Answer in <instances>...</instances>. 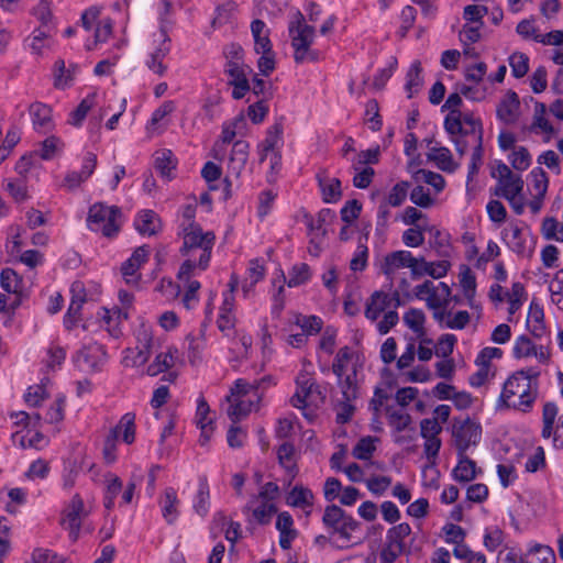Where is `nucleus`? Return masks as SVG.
<instances>
[{
  "label": "nucleus",
  "instance_id": "nucleus-1",
  "mask_svg": "<svg viewBox=\"0 0 563 563\" xmlns=\"http://www.w3.org/2000/svg\"><path fill=\"white\" fill-rule=\"evenodd\" d=\"M539 377L540 371L536 367L521 368L510 374L503 384L496 408L530 412L539 396Z\"/></svg>",
  "mask_w": 563,
  "mask_h": 563
},
{
  "label": "nucleus",
  "instance_id": "nucleus-2",
  "mask_svg": "<svg viewBox=\"0 0 563 563\" xmlns=\"http://www.w3.org/2000/svg\"><path fill=\"white\" fill-rule=\"evenodd\" d=\"M184 244L180 249L186 261L194 260L196 269L205 271L211 258V251L214 245L216 236L213 232H203L198 223L183 224Z\"/></svg>",
  "mask_w": 563,
  "mask_h": 563
},
{
  "label": "nucleus",
  "instance_id": "nucleus-3",
  "mask_svg": "<svg viewBox=\"0 0 563 563\" xmlns=\"http://www.w3.org/2000/svg\"><path fill=\"white\" fill-rule=\"evenodd\" d=\"M322 521L331 530L329 541L332 545L339 549H347L358 543L354 533L360 529V523L339 506H327Z\"/></svg>",
  "mask_w": 563,
  "mask_h": 563
},
{
  "label": "nucleus",
  "instance_id": "nucleus-4",
  "mask_svg": "<svg viewBox=\"0 0 563 563\" xmlns=\"http://www.w3.org/2000/svg\"><path fill=\"white\" fill-rule=\"evenodd\" d=\"M280 494L279 487L274 482H267L260 488L256 495H252L243 507V514L250 516L249 522L268 525L272 517L277 512L276 500Z\"/></svg>",
  "mask_w": 563,
  "mask_h": 563
},
{
  "label": "nucleus",
  "instance_id": "nucleus-5",
  "mask_svg": "<svg viewBox=\"0 0 563 563\" xmlns=\"http://www.w3.org/2000/svg\"><path fill=\"white\" fill-rule=\"evenodd\" d=\"M224 56L225 74L229 76V85L233 86L232 97L236 100L242 99L250 91V81L247 74L252 69L244 64L243 48L238 44H231L225 47Z\"/></svg>",
  "mask_w": 563,
  "mask_h": 563
},
{
  "label": "nucleus",
  "instance_id": "nucleus-6",
  "mask_svg": "<svg viewBox=\"0 0 563 563\" xmlns=\"http://www.w3.org/2000/svg\"><path fill=\"white\" fill-rule=\"evenodd\" d=\"M297 389L290 398V404L298 409L306 410L309 407H319L325 401V394L320 385L307 373H300L296 378ZM303 416L312 421L316 413L312 410L303 411Z\"/></svg>",
  "mask_w": 563,
  "mask_h": 563
},
{
  "label": "nucleus",
  "instance_id": "nucleus-7",
  "mask_svg": "<svg viewBox=\"0 0 563 563\" xmlns=\"http://www.w3.org/2000/svg\"><path fill=\"white\" fill-rule=\"evenodd\" d=\"M121 216V210L117 206L97 202L89 209L88 227L95 232H101L106 238H113L120 231Z\"/></svg>",
  "mask_w": 563,
  "mask_h": 563
},
{
  "label": "nucleus",
  "instance_id": "nucleus-8",
  "mask_svg": "<svg viewBox=\"0 0 563 563\" xmlns=\"http://www.w3.org/2000/svg\"><path fill=\"white\" fill-rule=\"evenodd\" d=\"M103 9L101 4H92L81 12L79 23L86 33L112 35L115 32L114 20L103 14Z\"/></svg>",
  "mask_w": 563,
  "mask_h": 563
},
{
  "label": "nucleus",
  "instance_id": "nucleus-9",
  "mask_svg": "<svg viewBox=\"0 0 563 563\" xmlns=\"http://www.w3.org/2000/svg\"><path fill=\"white\" fill-rule=\"evenodd\" d=\"M482 435V428L474 420L454 419L452 424V437L457 455H463L472 446L476 445Z\"/></svg>",
  "mask_w": 563,
  "mask_h": 563
},
{
  "label": "nucleus",
  "instance_id": "nucleus-10",
  "mask_svg": "<svg viewBox=\"0 0 563 563\" xmlns=\"http://www.w3.org/2000/svg\"><path fill=\"white\" fill-rule=\"evenodd\" d=\"M89 510L86 508L82 498L75 494L62 512L60 526L69 532V538L77 541L82 520L88 517Z\"/></svg>",
  "mask_w": 563,
  "mask_h": 563
},
{
  "label": "nucleus",
  "instance_id": "nucleus-11",
  "mask_svg": "<svg viewBox=\"0 0 563 563\" xmlns=\"http://www.w3.org/2000/svg\"><path fill=\"white\" fill-rule=\"evenodd\" d=\"M492 176L497 179L494 195L501 198H512L514 195L523 191V179L515 174L503 162L498 163Z\"/></svg>",
  "mask_w": 563,
  "mask_h": 563
},
{
  "label": "nucleus",
  "instance_id": "nucleus-12",
  "mask_svg": "<svg viewBox=\"0 0 563 563\" xmlns=\"http://www.w3.org/2000/svg\"><path fill=\"white\" fill-rule=\"evenodd\" d=\"M307 15L300 11H295L288 21V30L290 35H313L320 23L319 16L321 14L320 7L310 2L306 8Z\"/></svg>",
  "mask_w": 563,
  "mask_h": 563
},
{
  "label": "nucleus",
  "instance_id": "nucleus-13",
  "mask_svg": "<svg viewBox=\"0 0 563 563\" xmlns=\"http://www.w3.org/2000/svg\"><path fill=\"white\" fill-rule=\"evenodd\" d=\"M415 295L418 299L426 300L428 308L437 310L449 305L451 288L445 283L434 285L431 280H426L415 287Z\"/></svg>",
  "mask_w": 563,
  "mask_h": 563
},
{
  "label": "nucleus",
  "instance_id": "nucleus-14",
  "mask_svg": "<svg viewBox=\"0 0 563 563\" xmlns=\"http://www.w3.org/2000/svg\"><path fill=\"white\" fill-rule=\"evenodd\" d=\"M559 408L556 404L548 401L542 409V430L543 439L552 438L556 448H563V413L559 417Z\"/></svg>",
  "mask_w": 563,
  "mask_h": 563
},
{
  "label": "nucleus",
  "instance_id": "nucleus-15",
  "mask_svg": "<svg viewBox=\"0 0 563 563\" xmlns=\"http://www.w3.org/2000/svg\"><path fill=\"white\" fill-rule=\"evenodd\" d=\"M137 344L135 347H128L123 351L122 364L125 367H140L144 365L150 356L153 338L148 329L142 328L137 331Z\"/></svg>",
  "mask_w": 563,
  "mask_h": 563
},
{
  "label": "nucleus",
  "instance_id": "nucleus-16",
  "mask_svg": "<svg viewBox=\"0 0 563 563\" xmlns=\"http://www.w3.org/2000/svg\"><path fill=\"white\" fill-rule=\"evenodd\" d=\"M195 271L196 262L194 260L185 261L177 274L178 279L184 283L186 288L181 298V303L187 310L195 309L199 302L198 290L201 285L198 280L191 279V276L195 275Z\"/></svg>",
  "mask_w": 563,
  "mask_h": 563
},
{
  "label": "nucleus",
  "instance_id": "nucleus-17",
  "mask_svg": "<svg viewBox=\"0 0 563 563\" xmlns=\"http://www.w3.org/2000/svg\"><path fill=\"white\" fill-rule=\"evenodd\" d=\"M401 268H410L412 276H417L420 273L419 258L413 257L409 251L401 250L387 254L380 264V271L387 277L394 276Z\"/></svg>",
  "mask_w": 563,
  "mask_h": 563
},
{
  "label": "nucleus",
  "instance_id": "nucleus-18",
  "mask_svg": "<svg viewBox=\"0 0 563 563\" xmlns=\"http://www.w3.org/2000/svg\"><path fill=\"white\" fill-rule=\"evenodd\" d=\"M512 355L515 358L536 357L540 364L550 362L551 353L548 346L537 345L529 336L522 334L514 343Z\"/></svg>",
  "mask_w": 563,
  "mask_h": 563
},
{
  "label": "nucleus",
  "instance_id": "nucleus-19",
  "mask_svg": "<svg viewBox=\"0 0 563 563\" xmlns=\"http://www.w3.org/2000/svg\"><path fill=\"white\" fill-rule=\"evenodd\" d=\"M150 250L143 245L137 247L130 258H128L121 267L122 275L126 284L135 285L140 280L141 275L139 274L140 267L147 262Z\"/></svg>",
  "mask_w": 563,
  "mask_h": 563
},
{
  "label": "nucleus",
  "instance_id": "nucleus-20",
  "mask_svg": "<svg viewBox=\"0 0 563 563\" xmlns=\"http://www.w3.org/2000/svg\"><path fill=\"white\" fill-rule=\"evenodd\" d=\"M389 292L375 290L366 300L364 316L371 322H378V318L387 312L389 306Z\"/></svg>",
  "mask_w": 563,
  "mask_h": 563
},
{
  "label": "nucleus",
  "instance_id": "nucleus-21",
  "mask_svg": "<svg viewBox=\"0 0 563 563\" xmlns=\"http://www.w3.org/2000/svg\"><path fill=\"white\" fill-rule=\"evenodd\" d=\"M519 109L518 95L509 90L497 107V117L506 124H514L519 118Z\"/></svg>",
  "mask_w": 563,
  "mask_h": 563
},
{
  "label": "nucleus",
  "instance_id": "nucleus-22",
  "mask_svg": "<svg viewBox=\"0 0 563 563\" xmlns=\"http://www.w3.org/2000/svg\"><path fill=\"white\" fill-rule=\"evenodd\" d=\"M277 457L279 465L286 471L285 483L290 486L298 474L294 445L289 442L283 443L277 450Z\"/></svg>",
  "mask_w": 563,
  "mask_h": 563
},
{
  "label": "nucleus",
  "instance_id": "nucleus-23",
  "mask_svg": "<svg viewBox=\"0 0 563 563\" xmlns=\"http://www.w3.org/2000/svg\"><path fill=\"white\" fill-rule=\"evenodd\" d=\"M106 360L102 345L91 344L84 347L78 354V364L82 369L97 371Z\"/></svg>",
  "mask_w": 563,
  "mask_h": 563
},
{
  "label": "nucleus",
  "instance_id": "nucleus-24",
  "mask_svg": "<svg viewBox=\"0 0 563 563\" xmlns=\"http://www.w3.org/2000/svg\"><path fill=\"white\" fill-rule=\"evenodd\" d=\"M29 111L36 131L46 133L53 129L51 107L42 102H33Z\"/></svg>",
  "mask_w": 563,
  "mask_h": 563
},
{
  "label": "nucleus",
  "instance_id": "nucleus-25",
  "mask_svg": "<svg viewBox=\"0 0 563 563\" xmlns=\"http://www.w3.org/2000/svg\"><path fill=\"white\" fill-rule=\"evenodd\" d=\"M389 306L390 310H388L376 323L377 331L379 334H387L393 328L397 325L399 322V314L396 311L397 308L402 306V301L400 299V294L398 290H394L391 294H389Z\"/></svg>",
  "mask_w": 563,
  "mask_h": 563
},
{
  "label": "nucleus",
  "instance_id": "nucleus-26",
  "mask_svg": "<svg viewBox=\"0 0 563 563\" xmlns=\"http://www.w3.org/2000/svg\"><path fill=\"white\" fill-rule=\"evenodd\" d=\"M317 180L325 202H336L341 198V181L338 178L330 177L327 170H320Z\"/></svg>",
  "mask_w": 563,
  "mask_h": 563
},
{
  "label": "nucleus",
  "instance_id": "nucleus-27",
  "mask_svg": "<svg viewBox=\"0 0 563 563\" xmlns=\"http://www.w3.org/2000/svg\"><path fill=\"white\" fill-rule=\"evenodd\" d=\"M179 504L180 501L178 499L176 489L173 487H167L159 499V505L162 516L168 525H173L177 520L179 516Z\"/></svg>",
  "mask_w": 563,
  "mask_h": 563
},
{
  "label": "nucleus",
  "instance_id": "nucleus-28",
  "mask_svg": "<svg viewBox=\"0 0 563 563\" xmlns=\"http://www.w3.org/2000/svg\"><path fill=\"white\" fill-rule=\"evenodd\" d=\"M249 142L244 140L234 142L229 159V170L231 174L235 175L236 177L241 175L249 159Z\"/></svg>",
  "mask_w": 563,
  "mask_h": 563
},
{
  "label": "nucleus",
  "instance_id": "nucleus-29",
  "mask_svg": "<svg viewBox=\"0 0 563 563\" xmlns=\"http://www.w3.org/2000/svg\"><path fill=\"white\" fill-rule=\"evenodd\" d=\"M526 324L534 338L540 339L547 333L543 308L534 300L530 303Z\"/></svg>",
  "mask_w": 563,
  "mask_h": 563
},
{
  "label": "nucleus",
  "instance_id": "nucleus-30",
  "mask_svg": "<svg viewBox=\"0 0 563 563\" xmlns=\"http://www.w3.org/2000/svg\"><path fill=\"white\" fill-rule=\"evenodd\" d=\"M180 5V0H159L157 3V15L159 21V30L163 34L173 31L174 13L177 7Z\"/></svg>",
  "mask_w": 563,
  "mask_h": 563
},
{
  "label": "nucleus",
  "instance_id": "nucleus-31",
  "mask_svg": "<svg viewBox=\"0 0 563 563\" xmlns=\"http://www.w3.org/2000/svg\"><path fill=\"white\" fill-rule=\"evenodd\" d=\"M78 66L70 64L66 67L63 59L56 60L54 65V87L59 90H64L73 85L75 76L77 74Z\"/></svg>",
  "mask_w": 563,
  "mask_h": 563
},
{
  "label": "nucleus",
  "instance_id": "nucleus-32",
  "mask_svg": "<svg viewBox=\"0 0 563 563\" xmlns=\"http://www.w3.org/2000/svg\"><path fill=\"white\" fill-rule=\"evenodd\" d=\"M294 520L289 512H280L277 517L276 528L279 531V545L284 550H288L291 541L296 538L297 532L292 528Z\"/></svg>",
  "mask_w": 563,
  "mask_h": 563
},
{
  "label": "nucleus",
  "instance_id": "nucleus-33",
  "mask_svg": "<svg viewBox=\"0 0 563 563\" xmlns=\"http://www.w3.org/2000/svg\"><path fill=\"white\" fill-rule=\"evenodd\" d=\"M227 400L230 404L227 413L234 423L245 418L254 407V398L251 397L240 398L228 396Z\"/></svg>",
  "mask_w": 563,
  "mask_h": 563
},
{
  "label": "nucleus",
  "instance_id": "nucleus-34",
  "mask_svg": "<svg viewBox=\"0 0 563 563\" xmlns=\"http://www.w3.org/2000/svg\"><path fill=\"white\" fill-rule=\"evenodd\" d=\"M312 40L313 37H292L291 46L294 48V58L296 63L301 64L318 59V54L310 48Z\"/></svg>",
  "mask_w": 563,
  "mask_h": 563
},
{
  "label": "nucleus",
  "instance_id": "nucleus-35",
  "mask_svg": "<svg viewBox=\"0 0 563 563\" xmlns=\"http://www.w3.org/2000/svg\"><path fill=\"white\" fill-rule=\"evenodd\" d=\"M356 365L353 364L351 373L338 377V386L341 391L340 399L356 400L358 397V386L356 383Z\"/></svg>",
  "mask_w": 563,
  "mask_h": 563
},
{
  "label": "nucleus",
  "instance_id": "nucleus-36",
  "mask_svg": "<svg viewBox=\"0 0 563 563\" xmlns=\"http://www.w3.org/2000/svg\"><path fill=\"white\" fill-rule=\"evenodd\" d=\"M134 225L141 234L153 235L159 229L161 221L154 211L143 210L137 214Z\"/></svg>",
  "mask_w": 563,
  "mask_h": 563
},
{
  "label": "nucleus",
  "instance_id": "nucleus-37",
  "mask_svg": "<svg viewBox=\"0 0 563 563\" xmlns=\"http://www.w3.org/2000/svg\"><path fill=\"white\" fill-rule=\"evenodd\" d=\"M452 475L457 482H471L476 477V463L467 457L466 453L459 455V462L453 468Z\"/></svg>",
  "mask_w": 563,
  "mask_h": 563
},
{
  "label": "nucleus",
  "instance_id": "nucleus-38",
  "mask_svg": "<svg viewBox=\"0 0 563 563\" xmlns=\"http://www.w3.org/2000/svg\"><path fill=\"white\" fill-rule=\"evenodd\" d=\"M451 267V263L446 260L437 262H427L423 257L419 258V269L417 276L429 275L432 278L439 279L444 277Z\"/></svg>",
  "mask_w": 563,
  "mask_h": 563
},
{
  "label": "nucleus",
  "instance_id": "nucleus-39",
  "mask_svg": "<svg viewBox=\"0 0 563 563\" xmlns=\"http://www.w3.org/2000/svg\"><path fill=\"white\" fill-rule=\"evenodd\" d=\"M170 49V41L168 37H164L159 41L155 51L151 54V59L147 62L150 69L158 75L165 73L166 67L163 65V58L168 54Z\"/></svg>",
  "mask_w": 563,
  "mask_h": 563
},
{
  "label": "nucleus",
  "instance_id": "nucleus-40",
  "mask_svg": "<svg viewBox=\"0 0 563 563\" xmlns=\"http://www.w3.org/2000/svg\"><path fill=\"white\" fill-rule=\"evenodd\" d=\"M175 355L172 349L166 352H162L156 355L153 363H151L146 369V374L150 376H157L161 373L166 372L175 365Z\"/></svg>",
  "mask_w": 563,
  "mask_h": 563
},
{
  "label": "nucleus",
  "instance_id": "nucleus-41",
  "mask_svg": "<svg viewBox=\"0 0 563 563\" xmlns=\"http://www.w3.org/2000/svg\"><path fill=\"white\" fill-rule=\"evenodd\" d=\"M421 73H422L421 63L419 60H415L411 64L408 73H407V76H406L407 81H406L405 89L408 92V98H412L421 89V87L423 85V79H422Z\"/></svg>",
  "mask_w": 563,
  "mask_h": 563
},
{
  "label": "nucleus",
  "instance_id": "nucleus-42",
  "mask_svg": "<svg viewBox=\"0 0 563 563\" xmlns=\"http://www.w3.org/2000/svg\"><path fill=\"white\" fill-rule=\"evenodd\" d=\"M555 554L554 551L548 545H536L533 547L523 559H520V563H554Z\"/></svg>",
  "mask_w": 563,
  "mask_h": 563
},
{
  "label": "nucleus",
  "instance_id": "nucleus-43",
  "mask_svg": "<svg viewBox=\"0 0 563 563\" xmlns=\"http://www.w3.org/2000/svg\"><path fill=\"white\" fill-rule=\"evenodd\" d=\"M410 533L411 527L408 523H399L387 531L386 542L406 552L405 539L408 538Z\"/></svg>",
  "mask_w": 563,
  "mask_h": 563
},
{
  "label": "nucleus",
  "instance_id": "nucleus-44",
  "mask_svg": "<svg viewBox=\"0 0 563 563\" xmlns=\"http://www.w3.org/2000/svg\"><path fill=\"white\" fill-rule=\"evenodd\" d=\"M460 285L471 308H474L476 294V278L470 267L463 266L460 273Z\"/></svg>",
  "mask_w": 563,
  "mask_h": 563
},
{
  "label": "nucleus",
  "instance_id": "nucleus-45",
  "mask_svg": "<svg viewBox=\"0 0 563 563\" xmlns=\"http://www.w3.org/2000/svg\"><path fill=\"white\" fill-rule=\"evenodd\" d=\"M313 495L303 486H295L287 496V504L292 507L306 508L312 506Z\"/></svg>",
  "mask_w": 563,
  "mask_h": 563
},
{
  "label": "nucleus",
  "instance_id": "nucleus-46",
  "mask_svg": "<svg viewBox=\"0 0 563 563\" xmlns=\"http://www.w3.org/2000/svg\"><path fill=\"white\" fill-rule=\"evenodd\" d=\"M0 283L2 289L9 294L20 295L23 290V282L12 268L2 269Z\"/></svg>",
  "mask_w": 563,
  "mask_h": 563
},
{
  "label": "nucleus",
  "instance_id": "nucleus-47",
  "mask_svg": "<svg viewBox=\"0 0 563 563\" xmlns=\"http://www.w3.org/2000/svg\"><path fill=\"white\" fill-rule=\"evenodd\" d=\"M353 358V351L349 346L341 347L333 361L332 371L336 377L351 373L349 365Z\"/></svg>",
  "mask_w": 563,
  "mask_h": 563
},
{
  "label": "nucleus",
  "instance_id": "nucleus-48",
  "mask_svg": "<svg viewBox=\"0 0 563 563\" xmlns=\"http://www.w3.org/2000/svg\"><path fill=\"white\" fill-rule=\"evenodd\" d=\"M405 324L411 329L418 336H423L426 314L421 309L411 308L404 314Z\"/></svg>",
  "mask_w": 563,
  "mask_h": 563
},
{
  "label": "nucleus",
  "instance_id": "nucleus-49",
  "mask_svg": "<svg viewBox=\"0 0 563 563\" xmlns=\"http://www.w3.org/2000/svg\"><path fill=\"white\" fill-rule=\"evenodd\" d=\"M97 93H90L86 98H84L78 107L70 113L69 123L74 126H79L84 122L87 113L92 109L96 104Z\"/></svg>",
  "mask_w": 563,
  "mask_h": 563
},
{
  "label": "nucleus",
  "instance_id": "nucleus-50",
  "mask_svg": "<svg viewBox=\"0 0 563 563\" xmlns=\"http://www.w3.org/2000/svg\"><path fill=\"white\" fill-rule=\"evenodd\" d=\"M106 483L104 507L110 510L113 508L114 499L121 493L123 484L122 481L112 473L106 475Z\"/></svg>",
  "mask_w": 563,
  "mask_h": 563
},
{
  "label": "nucleus",
  "instance_id": "nucleus-51",
  "mask_svg": "<svg viewBox=\"0 0 563 563\" xmlns=\"http://www.w3.org/2000/svg\"><path fill=\"white\" fill-rule=\"evenodd\" d=\"M209 485L206 477L200 478L199 488L195 497L194 508L199 516H206L209 511Z\"/></svg>",
  "mask_w": 563,
  "mask_h": 563
},
{
  "label": "nucleus",
  "instance_id": "nucleus-52",
  "mask_svg": "<svg viewBox=\"0 0 563 563\" xmlns=\"http://www.w3.org/2000/svg\"><path fill=\"white\" fill-rule=\"evenodd\" d=\"M114 429H117V435L122 432V439L126 444L133 443L135 440V415L132 412L123 415Z\"/></svg>",
  "mask_w": 563,
  "mask_h": 563
},
{
  "label": "nucleus",
  "instance_id": "nucleus-53",
  "mask_svg": "<svg viewBox=\"0 0 563 563\" xmlns=\"http://www.w3.org/2000/svg\"><path fill=\"white\" fill-rule=\"evenodd\" d=\"M410 183L406 180L398 181L388 192L385 202L393 208L400 207L407 199Z\"/></svg>",
  "mask_w": 563,
  "mask_h": 563
},
{
  "label": "nucleus",
  "instance_id": "nucleus-54",
  "mask_svg": "<svg viewBox=\"0 0 563 563\" xmlns=\"http://www.w3.org/2000/svg\"><path fill=\"white\" fill-rule=\"evenodd\" d=\"M504 238L509 247L517 254H523L526 251L522 231L518 225H510L504 232Z\"/></svg>",
  "mask_w": 563,
  "mask_h": 563
},
{
  "label": "nucleus",
  "instance_id": "nucleus-55",
  "mask_svg": "<svg viewBox=\"0 0 563 563\" xmlns=\"http://www.w3.org/2000/svg\"><path fill=\"white\" fill-rule=\"evenodd\" d=\"M235 8V3L229 1L216 9V16L211 21L213 31H222V26L230 24L231 14Z\"/></svg>",
  "mask_w": 563,
  "mask_h": 563
},
{
  "label": "nucleus",
  "instance_id": "nucleus-56",
  "mask_svg": "<svg viewBox=\"0 0 563 563\" xmlns=\"http://www.w3.org/2000/svg\"><path fill=\"white\" fill-rule=\"evenodd\" d=\"M508 158L511 166L520 172L528 169L531 165V155L523 146L514 147Z\"/></svg>",
  "mask_w": 563,
  "mask_h": 563
},
{
  "label": "nucleus",
  "instance_id": "nucleus-57",
  "mask_svg": "<svg viewBox=\"0 0 563 563\" xmlns=\"http://www.w3.org/2000/svg\"><path fill=\"white\" fill-rule=\"evenodd\" d=\"M176 163L173 159V153L169 150L157 152L155 167L163 177L170 178V173L175 168Z\"/></svg>",
  "mask_w": 563,
  "mask_h": 563
},
{
  "label": "nucleus",
  "instance_id": "nucleus-58",
  "mask_svg": "<svg viewBox=\"0 0 563 563\" xmlns=\"http://www.w3.org/2000/svg\"><path fill=\"white\" fill-rule=\"evenodd\" d=\"M175 102L172 100L164 101L152 114L146 126L147 131L153 134L157 130V124L168 114L174 112Z\"/></svg>",
  "mask_w": 563,
  "mask_h": 563
},
{
  "label": "nucleus",
  "instance_id": "nucleus-59",
  "mask_svg": "<svg viewBox=\"0 0 563 563\" xmlns=\"http://www.w3.org/2000/svg\"><path fill=\"white\" fill-rule=\"evenodd\" d=\"M389 424L397 431H404L410 423L411 417L402 410H395L390 407L386 408Z\"/></svg>",
  "mask_w": 563,
  "mask_h": 563
},
{
  "label": "nucleus",
  "instance_id": "nucleus-60",
  "mask_svg": "<svg viewBox=\"0 0 563 563\" xmlns=\"http://www.w3.org/2000/svg\"><path fill=\"white\" fill-rule=\"evenodd\" d=\"M530 176L532 178L531 195L545 196L549 186L547 173L541 167H536Z\"/></svg>",
  "mask_w": 563,
  "mask_h": 563
},
{
  "label": "nucleus",
  "instance_id": "nucleus-61",
  "mask_svg": "<svg viewBox=\"0 0 563 563\" xmlns=\"http://www.w3.org/2000/svg\"><path fill=\"white\" fill-rule=\"evenodd\" d=\"M245 125L244 117L238 115L232 121L224 122L221 131V142L229 144L235 137L238 131Z\"/></svg>",
  "mask_w": 563,
  "mask_h": 563
},
{
  "label": "nucleus",
  "instance_id": "nucleus-62",
  "mask_svg": "<svg viewBox=\"0 0 563 563\" xmlns=\"http://www.w3.org/2000/svg\"><path fill=\"white\" fill-rule=\"evenodd\" d=\"M310 278V268L307 264L301 263L295 265L289 274L287 285L289 287H297L303 283H306Z\"/></svg>",
  "mask_w": 563,
  "mask_h": 563
},
{
  "label": "nucleus",
  "instance_id": "nucleus-63",
  "mask_svg": "<svg viewBox=\"0 0 563 563\" xmlns=\"http://www.w3.org/2000/svg\"><path fill=\"white\" fill-rule=\"evenodd\" d=\"M49 463L45 460L38 459L31 463L24 476L30 481L44 479L49 473Z\"/></svg>",
  "mask_w": 563,
  "mask_h": 563
},
{
  "label": "nucleus",
  "instance_id": "nucleus-64",
  "mask_svg": "<svg viewBox=\"0 0 563 563\" xmlns=\"http://www.w3.org/2000/svg\"><path fill=\"white\" fill-rule=\"evenodd\" d=\"M33 563H66V560L48 549H35L32 553Z\"/></svg>",
  "mask_w": 563,
  "mask_h": 563
}]
</instances>
